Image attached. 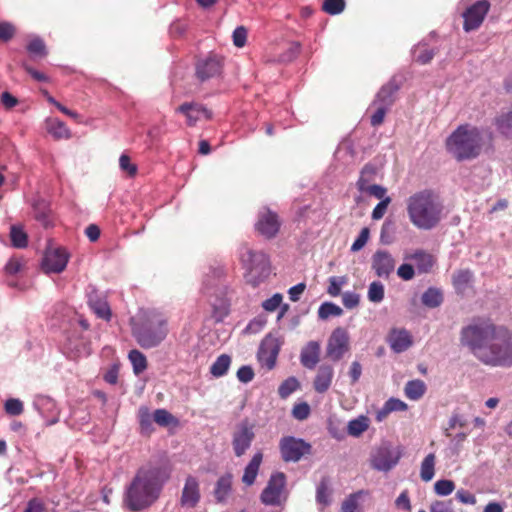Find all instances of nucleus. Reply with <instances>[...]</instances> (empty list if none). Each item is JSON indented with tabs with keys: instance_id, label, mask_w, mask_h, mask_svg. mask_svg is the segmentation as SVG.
<instances>
[{
	"instance_id": "obj_1",
	"label": "nucleus",
	"mask_w": 512,
	"mask_h": 512,
	"mask_svg": "<svg viewBox=\"0 0 512 512\" xmlns=\"http://www.w3.org/2000/svg\"><path fill=\"white\" fill-rule=\"evenodd\" d=\"M460 342L482 363L494 367L512 366V333L487 322H475L461 329Z\"/></svg>"
},
{
	"instance_id": "obj_2",
	"label": "nucleus",
	"mask_w": 512,
	"mask_h": 512,
	"mask_svg": "<svg viewBox=\"0 0 512 512\" xmlns=\"http://www.w3.org/2000/svg\"><path fill=\"white\" fill-rule=\"evenodd\" d=\"M169 470L162 465L141 467L125 492L124 501L129 509L139 511L150 506L159 496Z\"/></svg>"
},
{
	"instance_id": "obj_3",
	"label": "nucleus",
	"mask_w": 512,
	"mask_h": 512,
	"mask_svg": "<svg viewBox=\"0 0 512 512\" xmlns=\"http://www.w3.org/2000/svg\"><path fill=\"white\" fill-rule=\"evenodd\" d=\"M406 211L411 224L419 230H432L441 221L443 205L431 190L412 194L406 200Z\"/></svg>"
},
{
	"instance_id": "obj_4",
	"label": "nucleus",
	"mask_w": 512,
	"mask_h": 512,
	"mask_svg": "<svg viewBox=\"0 0 512 512\" xmlns=\"http://www.w3.org/2000/svg\"><path fill=\"white\" fill-rule=\"evenodd\" d=\"M446 149L458 161L476 158L482 149L479 129L470 124L460 125L446 139Z\"/></svg>"
},
{
	"instance_id": "obj_5",
	"label": "nucleus",
	"mask_w": 512,
	"mask_h": 512,
	"mask_svg": "<svg viewBox=\"0 0 512 512\" xmlns=\"http://www.w3.org/2000/svg\"><path fill=\"white\" fill-rule=\"evenodd\" d=\"M224 269L222 267L211 268L203 280L202 293L207 297L214 316L221 320L229 311L230 301L227 287L222 281Z\"/></svg>"
},
{
	"instance_id": "obj_6",
	"label": "nucleus",
	"mask_w": 512,
	"mask_h": 512,
	"mask_svg": "<svg viewBox=\"0 0 512 512\" xmlns=\"http://www.w3.org/2000/svg\"><path fill=\"white\" fill-rule=\"evenodd\" d=\"M247 272L245 278L247 283L253 287L258 286L270 275V262L268 256L263 251L247 249L241 256Z\"/></svg>"
},
{
	"instance_id": "obj_7",
	"label": "nucleus",
	"mask_w": 512,
	"mask_h": 512,
	"mask_svg": "<svg viewBox=\"0 0 512 512\" xmlns=\"http://www.w3.org/2000/svg\"><path fill=\"white\" fill-rule=\"evenodd\" d=\"M167 332L166 321L162 319L148 320L132 328L137 343L145 349L158 346L166 338Z\"/></svg>"
},
{
	"instance_id": "obj_8",
	"label": "nucleus",
	"mask_w": 512,
	"mask_h": 512,
	"mask_svg": "<svg viewBox=\"0 0 512 512\" xmlns=\"http://www.w3.org/2000/svg\"><path fill=\"white\" fill-rule=\"evenodd\" d=\"M285 486V474L282 472L273 473L260 495L261 502L266 506H281L287 498Z\"/></svg>"
},
{
	"instance_id": "obj_9",
	"label": "nucleus",
	"mask_w": 512,
	"mask_h": 512,
	"mask_svg": "<svg viewBox=\"0 0 512 512\" xmlns=\"http://www.w3.org/2000/svg\"><path fill=\"white\" fill-rule=\"evenodd\" d=\"M69 254L58 246L49 245L42 258V269L45 273H61L67 266Z\"/></svg>"
},
{
	"instance_id": "obj_10",
	"label": "nucleus",
	"mask_w": 512,
	"mask_h": 512,
	"mask_svg": "<svg viewBox=\"0 0 512 512\" xmlns=\"http://www.w3.org/2000/svg\"><path fill=\"white\" fill-rule=\"evenodd\" d=\"M401 458V451L384 444L380 446L371 457V465L378 471L387 472L397 465Z\"/></svg>"
},
{
	"instance_id": "obj_11",
	"label": "nucleus",
	"mask_w": 512,
	"mask_h": 512,
	"mask_svg": "<svg viewBox=\"0 0 512 512\" xmlns=\"http://www.w3.org/2000/svg\"><path fill=\"white\" fill-rule=\"evenodd\" d=\"M311 450L310 444L302 439L289 436L284 437L280 441V451L284 461L297 462L305 454H309Z\"/></svg>"
},
{
	"instance_id": "obj_12",
	"label": "nucleus",
	"mask_w": 512,
	"mask_h": 512,
	"mask_svg": "<svg viewBox=\"0 0 512 512\" xmlns=\"http://www.w3.org/2000/svg\"><path fill=\"white\" fill-rule=\"evenodd\" d=\"M281 344L280 340L271 334L262 340L257 353L258 361L262 367H266L268 370L275 367Z\"/></svg>"
},
{
	"instance_id": "obj_13",
	"label": "nucleus",
	"mask_w": 512,
	"mask_h": 512,
	"mask_svg": "<svg viewBox=\"0 0 512 512\" xmlns=\"http://www.w3.org/2000/svg\"><path fill=\"white\" fill-rule=\"evenodd\" d=\"M255 438L253 425L248 421L239 423L233 433L232 446L237 457H241L250 448Z\"/></svg>"
},
{
	"instance_id": "obj_14",
	"label": "nucleus",
	"mask_w": 512,
	"mask_h": 512,
	"mask_svg": "<svg viewBox=\"0 0 512 512\" xmlns=\"http://www.w3.org/2000/svg\"><path fill=\"white\" fill-rule=\"evenodd\" d=\"M489 9L490 3L487 0H479L472 4L471 6H469L463 13V29L466 32L478 29L483 23V20L487 15Z\"/></svg>"
},
{
	"instance_id": "obj_15",
	"label": "nucleus",
	"mask_w": 512,
	"mask_h": 512,
	"mask_svg": "<svg viewBox=\"0 0 512 512\" xmlns=\"http://www.w3.org/2000/svg\"><path fill=\"white\" fill-rule=\"evenodd\" d=\"M348 334L343 328H336L327 344V356L333 361H339L348 351Z\"/></svg>"
},
{
	"instance_id": "obj_16",
	"label": "nucleus",
	"mask_w": 512,
	"mask_h": 512,
	"mask_svg": "<svg viewBox=\"0 0 512 512\" xmlns=\"http://www.w3.org/2000/svg\"><path fill=\"white\" fill-rule=\"evenodd\" d=\"M280 228V221L276 213L268 208H263L259 212L256 223L257 231L264 237L270 239L276 236Z\"/></svg>"
},
{
	"instance_id": "obj_17",
	"label": "nucleus",
	"mask_w": 512,
	"mask_h": 512,
	"mask_svg": "<svg viewBox=\"0 0 512 512\" xmlns=\"http://www.w3.org/2000/svg\"><path fill=\"white\" fill-rule=\"evenodd\" d=\"M372 269L380 278L387 279L395 269V260L386 250H377L372 256Z\"/></svg>"
},
{
	"instance_id": "obj_18",
	"label": "nucleus",
	"mask_w": 512,
	"mask_h": 512,
	"mask_svg": "<svg viewBox=\"0 0 512 512\" xmlns=\"http://www.w3.org/2000/svg\"><path fill=\"white\" fill-rule=\"evenodd\" d=\"M387 342L395 353H402L413 345V337L405 328H392L387 335Z\"/></svg>"
},
{
	"instance_id": "obj_19",
	"label": "nucleus",
	"mask_w": 512,
	"mask_h": 512,
	"mask_svg": "<svg viewBox=\"0 0 512 512\" xmlns=\"http://www.w3.org/2000/svg\"><path fill=\"white\" fill-rule=\"evenodd\" d=\"M200 501V490L197 479L188 476L182 490L180 504L184 508H194Z\"/></svg>"
},
{
	"instance_id": "obj_20",
	"label": "nucleus",
	"mask_w": 512,
	"mask_h": 512,
	"mask_svg": "<svg viewBox=\"0 0 512 512\" xmlns=\"http://www.w3.org/2000/svg\"><path fill=\"white\" fill-rule=\"evenodd\" d=\"M221 69V61L217 57L211 56L198 61L196 66V76L203 82L219 75L221 73Z\"/></svg>"
},
{
	"instance_id": "obj_21",
	"label": "nucleus",
	"mask_w": 512,
	"mask_h": 512,
	"mask_svg": "<svg viewBox=\"0 0 512 512\" xmlns=\"http://www.w3.org/2000/svg\"><path fill=\"white\" fill-rule=\"evenodd\" d=\"M177 112L186 116L189 126H194L202 117L205 119L212 117L211 111L197 103H183L177 108Z\"/></svg>"
},
{
	"instance_id": "obj_22",
	"label": "nucleus",
	"mask_w": 512,
	"mask_h": 512,
	"mask_svg": "<svg viewBox=\"0 0 512 512\" xmlns=\"http://www.w3.org/2000/svg\"><path fill=\"white\" fill-rule=\"evenodd\" d=\"M334 377V368L330 364H321L315 375L313 387L317 393L323 394L327 392L332 384Z\"/></svg>"
},
{
	"instance_id": "obj_23",
	"label": "nucleus",
	"mask_w": 512,
	"mask_h": 512,
	"mask_svg": "<svg viewBox=\"0 0 512 512\" xmlns=\"http://www.w3.org/2000/svg\"><path fill=\"white\" fill-rule=\"evenodd\" d=\"M321 347L317 341H309L300 353V363L303 367L313 370L320 360Z\"/></svg>"
},
{
	"instance_id": "obj_24",
	"label": "nucleus",
	"mask_w": 512,
	"mask_h": 512,
	"mask_svg": "<svg viewBox=\"0 0 512 512\" xmlns=\"http://www.w3.org/2000/svg\"><path fill=\"white\" fill-rule=\"evenodd\" d=\"M261 462L262 453L258 452L253 455L252 459L245 467L244 474L242 476V481L247 486H250L255 482Z\"/></svg>"
},
{
	"instance_id": "obj_25",
	"label": "nucleus",
	"mask_w": 512,
	"mask_h": 512,
	"mask_svg": "<svg viewBox=\"0 0 512 512\" xmlns=\"http://www.w3.org/2000/svg\"><path fill=\"white\" fill-rule=\"evenodd\" d=\"M377 175V167L373 164H366L361 169L359 179L356 183L357 189L360 192H364V189L372 185V182L375 181Z\"/></svg>"
},
{
	"instance_id": "obj_26",
	"label": "nucleus",
	"mask_w": 512,
	"mask_h": 512,
	"mask_svg": "<svg viewBox=\"0 0 512 512\" xmlns=\"http://www.w3.org/2000/svg\"><path fill=\"white\" fill-rule=\"evenodd\" d=\"M231 486L232 476L230 474H226L218 479L214 489V496L218 503L226 501L231 492Z\"/></svg>"
},
{
	"instance_id": "obj_27",
	"label": "nucleus",
	"mask_w": 512,
	"mask_h": 512,
	"mask_svg": "<svg viewBox=\"0 0 512 512\" xmlns=\"http://www.w3.org/2000/svg\"><path fill=\"white\" fill-rule=\"evenodd\" d=\"M397 89V85H395L392 82H389L388 84L384 85L377 93L372 105H385L386 107L389 108L393 104V95L397 91Z\"/></svg>"
},
{
	"instance_id": "obj_28",
	"label": "nucleus",
	"mask_w": 512,
	"mask_h": 512,
	"mask_svg": "<svg viewBox=\"0 0 512 512\" xmlns=\"http://www.w3.org/2000/svg\"><path fill=\"white\" fill-rule=\"evenodd\" d=\"M473 273L470 270H459L453 275V285L457 292L464 293L471 287Z\"/></svg>"
},
{
	"instance_id": "obj_29",
	"label": "nucleus",
	"mask_w": 512,
	"mask_h": 512,
	"mask_svg": "<svg viewBox=\"0 0 512 512\" xmlns=\"http://www.w3.org/2000/svg\"><path fill=\"white\" fill-rule=\"evenodd\" d=\"M405 396L410 400H419L426 392L424 381L415 379L408 381L404 388Z\"/></svg>"
},
{
	"instance_id": "obj_30",
	"label": "nucleus",
	"mask_w": 512,
	"mask_h": 512,
	"mask_svg": "<svg viewBox=\"0 0 512 512\" xmlns=\"http://www.w3.org/2000/svg\"><path fill=\"white\" fill-rule=\"evenodd\" d=\"M421 302L428 308L439 307L443 302V294L440 289L429 287L421 296Z\"/></svg>"
},
{
	"instance_id": "obj_31",
	"label": "nucleus",
	"mask_w": 512,
	"mask_h": 512,
	"mask_svg": "<svg viewBox=\"0 0 512 512\" xmlns=\"http://www.w3.org/2000/svg\"><path fill=\"white\" fill-rule=\"evenodd\" d=\"M410 258L415 262L419 273H428L434 265L432 255L424 251H417Z\"/></svg>"
},
{
	"instance_id": "obj_32",
	"label": "nucleus",
	"mask_w": 512,
	"mask_h": 512,
	"mask_svg": "<svg viewBox=\"0 0 512 512\" xmlns=\"http://www.w3.org/2000/svg\"><path fill=\"white\" fill-rule=\"evenodd\" d=\"M88 303L98 317L106 320L110 319L111 311L105 300L98 298L96 295L90 294Z\"/></svg>"
},
{
	"instance_id": "obj_33",
	"label": "nucleus",
	"mask_w": 512,
	"mask_h": 512,
	"mask_svg": "<svg viewBox=\"0 0 512 512\" xmlns=\"http://www.w3.org/2000/svg\"><path fill=\"white\" fill-rule=\"evenodd\" d=\"M435 461L434 453L428 454L422 461L420 467V478L424 482H429L435 475Z\"/></svg>"
},
{
	"instance_id": "obj_34",
	"label": "nucleus",
	"mask_w": 512,
	"mask_h": 512,
	"mask_svg": "<svg viewBox=\"0 0 512 512\" xmlns=\"http://www.w3.org/2000/svg\"><path fill=\"white\" fill-rule=\"evenodd\" d=\"M231 365V357L227 354H222L214 361L210 367V373L214 377L224 376Z\"/></svg>"
},
{
	"instance_id": "obj_35",
	"label": "nucleus",
	"mask_w": 512,
	"mask_h": 512,
	"mask_svg": "<svg viewBox=\"0 0 512 512\" xmlns=\"http://www.w3.org/2000/svg\"><path fill=\"white\" fill-rule=\"evenodd\" d=\"M128 358L132 364L133 372L135 375H140L147 368V359L145 355L139 350H131Z\"/></svg>"
},
{
	"instance_id": "obj_36",
	"label": "nucleus",
	"mask_w": 512,
	"mask_h": 512,
	"mask_svg": "<svg viewBox=\"0 0 512 512\" xmlns=\"http://www.w3.org/2000/svg\"><path fill=\"white\" fill-rule=\"evenodd\" d=\"M138 418L142 432L150 434L153 430L154 419L149 409L145 406H141L138 410Z\"/></svg>"
},
{
	"instance_id": "obj_37",
	"label": "nucleus",
	"mask_w": 512,
	"mask_h": 512,
	"mask_svg": "<svg viewBox=\"0 0 512 512\" xmlns=\"http://www.w3.org/2000/svg\"><path fill=\"white\" fill-rule=\"evenodd\" d=\"M384 295V285L380 281H373L370 283L367 293V298L370 302L380 303L383 301Z\"/></svg>"
},
{
	"instance_id": "obj_38",
	"label": "nucleus",
	"mask_w": 512,
	"mask_h": 512,
	"mask_svg": "<svg viewBox=\"0 0 512 512\" xmlns=\"http://www.w3.org/2000/svg\"><path fill=\"white\" fill-rule=\"evenodd\" d=\"M342 314V308L332 302H324L320 305L318 309V317L322 320H325L330 316L338 317L341 316Z\"/></svg>"
},
{
	"instance_id": "obj_39",
	"label": "nucleus",
	"mask_w": 512,
	"mask_h": 512,
	"mask_svg": "<svg viewBox=\"0 0 512 512\" xmlns=\"http://www.w3.org/2000/svg\"><path fill=\"white\" fill-rule=\"evenodd\" d=\"M10 238L15 248H25L28 244L27 234L16 225L11 226Z\"/></svg>"
},
{
	"instance_id": "obj_40",
	"label": "nucleus",
	"mask_w": 512,
	"mask_h": 512,
	"mask_svg": "<svg viewBox=\"0 0 512 512\" xmlns=\"http://www.w3.org/2000/svg\"><path fill=\"white\" fill-rule=\"evenodd\" d=\"M367 428H368L367 418L364 416H361L357 419H353V420L349 421L347 430H348L349 435L358 437L364 431H366Z\"/></svg>"
},
{
	"instance_id": "obj_41",
	"label": "nucleus",
	"mask_w": 512,
	"mask_h": 512,
	"mask_svg": "<svg viewBox=\"0 0 512 512\" xmlns=\"http://www.w3.org/2000/svg\"><path fill=\"white\" fill-rule=\"evenodd\" d=\"M299 386L300 383L295 377H289L279 386L278 394L282 399H285L295 392Z\"/></svg>"
},
{
	"instance_id": "obj_42",
	"label": "nucleus",
	"mask_w": 512,
	"mask_h": 512,
	"mask_svg": "<svg viewBox=\"0 0 512 512\" xmlns=\"http://www.w3.org/2000/svg\"><path fill=\"white\" fill-rule=\"evenodd\" d=\"M347 283L346 276H332L329 278V286L327 293L332 297H337L341 293V289Z\"/></svg>"
},
{
	"instance_id": "obj_43",
	"label": "nucleus",
	"mask_w": 512,
	"mask_h": 512,
	"mask_svg": "<svg viewBox=\"0 0 512 512\" xmlns=\"http://www.w3.org/2000/svg\"><path fill=\"white\" fill-rule=\"evenodd\" d=\"M49 132L58 139H68L71 135L68 127L59 120L52 121L49 125Z\"/></svg>"
},
{
	"instance_id": "obj_44",
	"label": "nucleus",
	"mask_w": 512,
	"mask_h": 512,
	"mask_svg": "<svg viewBox=\"0 0 512 512\" xmlns=\"http://www.w3.org/2000/svg\"><path fill=\"white\" fill-rule=\"evenodd\" d=\"M4 410L10 416H19L24 411V405L18 398H9L4 403Z\"/></svg>"
},
{
	"instance_id": "obj_45",
	"label": "nucleus",
	"mask_w": 512,
	"mask_h": 512,
	"mask_svg": "<svg viewBox=\"0 0 512 512\" xmlns=\"http://www.w3.org/2000/svg\"><path fill=\"white\" fill-rule=\"evenodd\" d=\"M345 0H325L322 9L329 15H338L345 9Z\"/></svg>"
},
{
	"instance_id": "obj_46",
	"label": "nucleus",
	"mask_w": 512,
	"mask_h": 512,
	"mask_svg": "<svg viewBox=\"0 0 512 512\" xmlns=\"http://www.w3.org/2000/svg\"><path fill=\"white\" fill-rule=\"evenodd\" d=\"M27 50L33 56L44 57L47 55L46 45L39 37H34L27 45Z\"/></svg>"
},
{
	"instance_id": "obj_47",
	"label": "nucleus",
	"mask_w": 512,
	"mask_h": 512,
	"mask_svg": "<svg viewBox=\"0 0 512 512\" xmlns=\"http://www.w3.org/2000/svg\"><path fill=\"white\" fill-rule=\"evenodd\" d=\"M154 422L159 426L166 427L176 422L174 416L165 409H156L153 413Z\"/></svg>"
},
{
	"instance_id": "obj_48",
	"label": "nucleus",
	"mask_w": 512,
	"mask_h": 512,
	"mask_svg": "<svg viewBox=\"0 0 512 512\" xmlns=\"http://www.w3.org/2000/svg\"><path fill=\"white\" fill-rule=\"evenodd\" d=\"M495 122L498 130L502 134L507 135L512 129V111H508L506 113L499 115L496 118Z\"/></svg>"
},
{
	"instance_id": "obj_49",
	"label": "nucleus",
	"mask_w": 512,
	"mask_h": 512,
	"mask_svg": "<svg viewBox=\"0 0 512 512\" xmlns=\"http://www.w3.org/2000/svg\"><path fill=\"white\" fill-rule=\"evenodd\" d=\"M455 489V484L452 480L442 479L434 484V491L439 496H448Z\"/></svg>"
},
{
	"instance_id": "obj_50",
	"label": "nucleus",
	"mask_w": 512,
	"mask_h": 512,
	"mask_svg": "<svg viewBox=\"0 0 512 512\" xmlns=\"http://www.w3.org/2000/svg\"><path fill=\"white\" fill-rule=\"evenodd\" d=\"M394 222L386 219L381 227L380 240L383 244H391L393 242Z\"/></svg>"
},
{
	"instance_id": "obj_51",
	"label": "nucleus",
	"mask_w": 512,
	"mask_h": 512,
	"mask_svg": "<svg viewBox=\"0 0 512 512\" xmlns=\"http://www.w3.org/2000/svg\"><path fill=\"white\" fill-rule=\"evenodd\" d=\"M316 500L320 504L328 505L330 503L328 483L326 479H322L316 490Z\"/></svg>"
},
{
	"instance_id": "obj_52",
	"label": "nucleus",
	"mask_w": 512,
	"mask_h": 512,
	"mask_svg": "<svg viewBox=\"0 0 512 512\" xmlns=\"http://www.w3.org/2000/svg\"><path fill=\"white\" fill-rule=\"evenodd\" d=\"M392 199L391 197H387L382 199L373 209L371 217L373 220H380L385 215L388 206L390 205Z\"/></svg>"
},
{
	"instance_id": "obj_53",
	"label": "nucleus",
	"mask_w": 512,
	"mask_h": 512,
	"mask_svg": "<svg viewBox=\"0 0 512 512\" xmlns=\"http://www.w3.org/2000/svg\"><path fill=\"white\" fill-rule=\"evenodd\" d=\"M283 296L280 293H275L272 297L266 299L262 303V307L267 312H274L282 303Z\"/></svg>"
},
{
	"instance_id": "obj_54",
	"label": "nucleus",
	"mask_w": 512,
	"mask_h": 512,
	"mask_svg": "<svg viewBox=\"0 0 512 512\" xmlns=\"http://www.w3.org/2000/svg\"><path fill=\"white\" fill-rule=\"evenodd\" d=\"M310 414V406L306 402L296 404L292 409V415L297 420H305Z\"/></svg>"
},
{
	"instance_id": "obj_55",
	"label": "nucleus",
	"mask_w": 512,
	"mask_h": 512,
	"mask_svg": "<svg viewBox=\"0 0 512 512\" xmlns=\"http://www.w3.org/2000/svg\"><path fill=\"white\" fill-rule=\"evenodd\" d=\"M342 302L347 309H353L359 305L360 296L355 292L347 291L342 294Z\"/></svg>"
},
{
	"instance_id": "obj_56",
	"label": "nucleus",
	"mask_w": 512,
	"mask_h": 512,
	"mask_svg": "<svg viewBox=\"0 0 512 512\" xmlns=\"http://www.w3.org/2000/svg\"><path fill=\"white\" fill-rule=\"evenodd\" d=\"M363 193H367L368 195L373 196V197L379 199L380 201H382V199H385L388 197L387 189L384 186H381L378 184L370 185L369 187L364 189Z\"/></svg>"
},
{
	"instance_id": "obj_57",
	"label": "nucleus",
	"mask_w": 512,
	"mask_h": 512,
	"mask_svg": "<svg viewBox=\"0 0 512 512\" xmlns=\"http://www.w3.org/2000/svg\"><path fill=\"white\" fill-rule=\"evenodd\" d=\"M15 27L10 22H0V40L7 42L13 38Z\"/></svg>"
},
{
	"instance_id": "obj_58",
	"label": "nucleus",
	"mask_w": 512,
	"mask_h": 512,
	"mask_svg": "<svg viewBox=\"0 0 512 512\" xmlns=\"http://www.w3.org/2000/svg\"><path fill=\"white\" fill-rule=\"evenodd\" d=\"M368 238H369V229L363 228L360 231L358 237L353 242V244L351 246V251L357 252V251L361 250L366 245Z\"/></svg>"
},
{
	"instance_id": "obj_59",
	"label": "nucleus",
	"mask_w": 512,
	"mask_h": 512,
	"mask_svg": "<svg viewBox=\"0 0 512 512\" xmlns=\"http://www.w3.org/2000/svg\"><path fill=\"white\" fill-rule=\"evenodd\" d=\"M376 107L375 112L371 116V125L372 126H379L383 123L385 114L388 110V107L385 105H373Z\"/></svg>"
},
{
	"instance_id": "obj_60",
	"label": "nucleus",
	"mask_w": 512,
	"mask_h": 512,
	"mask_svg": "<svg viewBox=\"0 0 512 512\" xmlns=\"http://www.w3.org/2000/svg\"><path fill=\"white\" fill-rule=\"evenodd\" d=\"M254 378V371L251 366H241L237 371V379L242 383H249Z\"/></svg>"
},
{
	"instance_id": "obj_61",
	"label": "nucleus",
	"mask_w": 512,
	"mask_h": 512,
	"mask_svg": "<svg viewBox=\"0 0 512 512\" xmlns=\"http://www.w3.org/2000/svg\"><path fill=\"white\" fill-rule=\"evenodd\" d=\"M119 166L122 171L128 173L130 176H133L137 172L136 165L132 164L130 158L126 154H122L119 158Z\"/></svg>"
},
{
	"instance_id": "obj_62",
	"label": "nucleus",
	"mask_w": 512,
	"mask_h": 512,
	"mask_svg": "<svg viewBox=\"0 0 512 512\" xmlns=\"http://www.w3.org/2000/svg\"><path fill=\"white\" fill-rule=\"evenodd\" d=\"M233 43L236 47H243L246 43L247 30L243 26L237 27L233 32Z\"/></svg>"
},
{
	"instance_id": "obj_63",
	"label": "nucleus",
	"mask_w": 512,
	"mask_h": 512,
	"mask_svg": "<svg viewBox=\"0 0 512 512\" xmlns=\"http://www.w3.org/2000/svg\"><path fill=\"white\" fill-rule=\"evenodd\" d=\"M358 498L357 494H351L341 505V512H357Z\"/></svg>"
},
{
	"instance_id": "obj_64",
	"label": "nucleus",
	"mask_w": 512,
	"mask_h": 512,
	"mask_svg": "<svg viewBox=\"0 0 512 512\" xmlns=\"http://www.w3.org/2000/svg\"><path fill=\"white\" fill-rule=\"evenodd\" d=\"M430 512H453V501H435L430 507Z\"/></svg>"
}]
</instances>
